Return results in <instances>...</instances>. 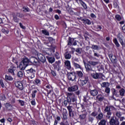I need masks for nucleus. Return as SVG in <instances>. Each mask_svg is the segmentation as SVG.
I'll list each match as a JSON object with an SVG mask.
<instances>
[{
    "mask_svg": "<svg viewBox=\"0 0 125 125\" xmlns=\"http://www.w3.org/2000/svg\"><path fill=\"white\" fill-rule=\"evenodd\" d=\"M113 109H114L113 106H106L105 107L104 109V112L106 113L105 117L106 119L108 120L110 119L109 121L110 125H120V122L119 121V118H118V117H114V116L111 117V116H112L111 111H112Z\"/></svg>",
    "mask_w": 125,
    "mask_h": 125,
    "instance_id": "obj_1",
    "label": "nucleus"
},
{
    "mask_svg": "<svg viewBox=\"0 0 125 125\" xmlns=\"http://www.w3.org/2000/svg\"><path fill=\"white\" fill-rule=\"evenodd\" d=\"M29 63H30V60H29V59H28V58L27 57L23 58L22 61L21 62L19 66L21 70H25V69H26V67L29 65Z\"/></svg>",
    "mask_w": 125,
    "mask_h": 125,
    "instance_id": "obj_2",
    "label": "nucleus"
},
{
    "mask_svg": "<svg viewBox=\"0 0 125 125\" xmlns=\"http://www.w3.org/2000/svg\"><path fill=\"white\" fill-rule=\"evenodd\" d=\"M101 87H104L105 88V92L107 93V94H110V91H111V89L110 87V83L108 82H103L101 84Z\"/></svg>",
    "mask_w": 125,
    "mask_h": 125,
    "instance_id": "obj_3",
    "label": "nucleus"
},
{
    "mask_svg": "<svg viewBox=\"0 0 125 125\" xmlns=\"http://www.w3.org/2000/svg\"><path fill=\"white\" fill-rule=\"evenodd\" d=\"M26 75L28 78L30 79H34L35 78V74H36V70L33 68H30L26 70Z\"/></svg>",
    "mask_w": 125,
    "mask_h": 125,
    "instance_id": "obj_4",
    "label": "nucleus"
},
{
    "mask_svg": "<svg viewBox=\"0 0 125 125\" xmlns=\"http://www.w3.org/2000/svg\"><path fill=\"white\" fill-rule=\"evenodd\" d=\"M77 74L75 72H71L68 75V79L72 82H76Z\"/></svg>",
    "mask_w": 125,
    "mask_h": 125,
    "instance_id": "obj_5",
    "label": "nucleus"
},
{
    "mask_svg": "<svg viewBox=\"0 0 125 125\" xmlns=\"http://www.w3.org/2000/svg\"><path fill=\"white\" fill-rule=\"evenodd\" d=\"M37 56L39 61L42 62V63H45V62H46V59H45V57H44V56L42 54L38 53L37 54Z\"/></svg>",
    "mask_w": 125,
    "mask_h": 125,
    "instance_id": "obj_6",
    "label": "nucleus"
},
{
    "mask_svg": "<svg viewBox=\"0 0 125 125\" xmlns=\"http://www.w3.org/2000/svg\"><path fill=\"white\" fill-rule=\"evenodd\" d=\"M15 84L20 90H23L24 89V86L23 85V83H21V82L17 81L15 83Z\"/></svg>",
    "mask_w": 125,
    "mask_h": 125,
    "instance_id": "obj_7",
    "label": "nucleus"
},
{
    "mask_svg": "<svg viewBox=\"0 0 125 125\" xmlns=\"http://www.w3.org/2000/svg\"><path fill=\"white\" fill-rule=\"evenodd\" d=\"M109 57L112 63H113V64H117L118 60H117V57H116V56L113 55V54H109Z\"/></svg>",
    "mask_w": 125,
    "mask_h": 125,
    "instance_id": "obj_8",
    "label": "nucleus"
},
{
    "mask_svg": "<svg viewBox=\"0 0 125 125\" xmlns=\"http://www.w3.org/2000/svg\"><path fill=\"white\" fill-rule=\"evenodd\" d=\"M9 73H10L12 76H15V72H16V67L14 65H11L8 69Z\"/></svg>",
    "mask_w": 125,
    "mask_h": 125,
    "instance_id": "obj_9",
    "label": "nucleus"
},
{
    "mask_svg": "<svg viewBox=\"0 0 125 125\" xmlns=\"http://www.w3.org/2000/svg\"><path fill=\"white\" fill-rule=\"evenodd\" d=\"M78 89H79V86H78L77 85L68 87L67 88V90L69 91V92L76 91V90H78Z\"/></svg>",
    "mask_w": 125,
    "mask_h": 125,
    "instance_id": "obj_10",
    "label": "nucleus"
},
{
    "mask_svg": "<svg viewBox=\"0 0 125 125\" xmlns=\"http://www.w3.org/2000/svg\"><path fill=\"white\" fill-rule=\"evenodd\" d=\"M60 64H61V62L60 61H58L55 62L54 64V68L55 70L60 71Z\"/></svg>",
    "mask_w": 125,
    "mask_h": 125,
    "instance_id": "obj_11",
    "label": "nucleus"
},
{
    "mask_svg": "<svg viewBox=\"0 0 125 125\" xmlns=\"http://www.w3.org/2000/svg\"><path fill=\"white\" fill-rule=\"evenodd\" d=\"M29 60V63H31V64H37L38 62H40L37 58L34 57H31L30 58Z\"/></svg>",
    "mask_w": 125,
    "mask_h": 125,
    "instance_id": "obj_12",
    "label": "nucleus"
},
{
    "mask_svg": "<svg viewBox=\"0 0 125 125\" xmlns=\"http://www.w3.org/2000/svg\"><path fill=\"white\" fill-rule=\"evenodd\" d=\"M116 116L117 117V119H119L120 122H123L124 120H125V117H122V114H121V112L117 111L116 113Z\"/></svg>",
    "mask_w": 125,
    "mask_h": 125,
    "instance_id": "obj_13",
    "label": "nucleus"
},
{
    "mask_svg": "<svg viewBox=\"0 0 125 125\" xmlns=\"http://www.w3.org/2000/svg\"><path fill=\"white\" fill-rule=\"evenodd\" d=\"M96 98L97 100H98V101H99V102H102L103 100H105V97L104 95L101 94H98L96 97Z\"/></svg>",
    "mask_w": 125,
    "mask_h": 125,
    "instance_id": "obj_14",
    "label": "nucleus"
},
{
    "mask_svg": "<svg viewBox=\"0 0 125 125\" xmlns=\"http://www.w3.org/2000/svg\"><path fill=\"white\" fill-rule=\"evenodd\" d=\"M90 94L92 95V96H96L97 94H98V91L97 89L92 90L89 89V91Z\"/></svg>",
    "mask_w": 125,
    "mask_h": 125,
    "instance_id": "obj_15",
    "label": "nucleus"
},
{
    "mask_svg": "<svg viewBox=\"0 0 125 125\" xmlns=\"http://www.w3.org/2000/svg\"><path fill=\"white\" fill-rule=\"evenodd\" d=\"M87 114V113H84L82 114L79 115V119L80 121H85L86 120V116Z\"/></svg>",
    "mask_w": 125,
    "mask_h": 125,
    "instance_id": "obj_16",
    "label": "nucleus"
},
{
    "mask_svg": "<svg viewBox=\"0 0 125 125\" xmlns=\"http://www.w3.org/2000/svg\"><path fill=\"white\" fill-rule=\"evenodd\" d=\"M85 69H86V71L87 72H89V71H93V70H92V66L91 65H90L89 63V64H84Z\"/></svg>",
    "mask_w": 125,
    "mask_h": 125,
    "instance_id": "obj_17",
    "label": "nucleus"
},
{
    "mask_svg": "<svg viewBox=\"0 0 125 125\" xmlns=\"http://www.w3.org/2000/svg\"><path fill=\"white\" fill-rule=\"evenodd\" d=\"M104 117V114H103V113L102 112H100L97 116L96 117V119L98 120V121H101L102 120H103V118Z\"/></svg>",
    "mask_w": 125,
    "mask_h": 125,
    "instance_id": "obj_18",
    "label": "nucleus"
},
{
    "mask_svg": "<svg viewBox=\"0 0 125 125\" xmlns=\"http://www.w3.org/2000/svg\"><path fill=\"white\" fill-rule=\"evenodd\" d=\"M63 104L66 107H67L68 105L70 106V105H71V104L70 99H68V98H66V100L63 101Z\"/></svg>",
    "mask_w": 125,
    "mask_h": 125,
    "instance_id": "obj_19",
    "label": "nucleus"
},
{
    "mask_svg": "<svg viewBox=\"0 0 125 125\" xmlns=\"http://www.w3.org/2000/svg\"><path fill=\"white\" fill-rule=\"evenodd\" d=\"M82 22L83 23V24L87 25H90L91 24V21H90V20L87 19H82Z\"/></svg>",
    "mask_w": 125,
    "mask_h": 125,
    "instance_id": "obj_20",
    "label": "nucleus"
},
{
    "mask_svg": "<svg viewBox=\"0 0 125 125\" xmlns=\"http://www.w3.org/2000/svg\"><path fill=\"white\" fill-rule=\"evenodd\" d=\"M46 57L49 63L52 64V63H54V62H55V58L54 57H49L48 56H46Z\"/></svg>",
    "mask_w": 125,
    "mask_h": 125,
    "instance_id": "obj_21",
    "label": "nucleus"
},
{
    "mask_svg": "<svg viewBox=\"0 0 125 125\" xmlns=\"http://www.w3.org/2000/svg\"><path fill=\"white\" fill-rule=\"evenodd\" d=\"M89 64L94 67V66H96V65H98L99 64V62H95L93 61H89L88 62Z\"/></svg>",
    "mask_w": 125,
    "mask_h": 125,
    "instance_id": "obj_22",
    "label": "nucleus"
},
{
    "mask_svg": "<svg viewBox=\"0 0 125 125\" xmlns=\"http://www.w3.org/2000/svg\"><path fill=\"white\" fill-rule=\"evenodd\" d=\"M64 63L66 66L67 69L70 70V69H71V63L70 62V61H66L64 62Z\"/></svg>",
    "mask_w": 125,
    "mask_h": 125,
    "instance_id": "obj_23",
    "label": "nucleus"
},
{
    "mask_svg": "<svg viewBox=\"0 0 125 125\" xmlns=\"http://www.w3.org/2000/svg\"><path fill=\"white\" fill-rule=\"evenodd\" d=\"M13 20L16 23H18L19 22V19L17 18V16L15 15V14H13Z\"/></svg>",
    "mask_w": 125,
    "mask_h": 125,
    "instance_id": "obj_24",
    "label": "nucleus"
},
{
    "mask_svg": "<svg viewBox=\"0 0 125 125\" xmlns=\"http://www.w3.org/2000/svg\"><path fill=\"white\" fill-rule=\"evenodd\" d=\"M80 80L87 83L88 82V77L84 75L83 77H82Z\"/></svg>",
    "mask_w": 125,
    "mask_h": 125,
    "instance_id": "obj_25",
    "label": "nucleus"
},
{
    "mask_svg": "<svg viewBox=\"0 0 125 125\" xmlns=\"http://www.w3.org/2000/svg\"><path fill=\"white\" fill-rule=\"evenodd\" d=\"M78 83L81 86H83L84 85H85L86 83H87V82H85V81H83L82 80H79Z\"/></svg>",
    "mask_w": 125,
    "mask_h": 125,
    "instance_id": "obj_26",
    "label": "nucleus"
},
{
    "mask_svg": "<svg viewBox=\"0 0 125 125\" xmlns=\"http://www.w3.org/2000/svg\"><path fill=\"white\" fill-rule=\"evenodd\" d=\"M100 73H93L92 74V77L93 78V79H95V80H97L98 79H99V75Z\"/></svg>",
    "mask_w": 125,
    "mask_h": 125,
    "instance_id": "obj_27",
    "label": "nucleus"
},
{
    "mask_svg": "<svg viewBox=\"0 0 125 125\" xmlns=\"http://www.w3.org/2000/svg\"><path fill=\"white\" fill-rule=\"evenodd\" d=\"M73 65L74 67H75V69H81V70L83 69V68L81 67V65L78 63L74 62V63H73Z\"/></svg>",
    "mask_w": 125,
    "mask_h": 125,
    "instance_id": "obj_28",
    "label": "nucleus"
},
{
    "mask_svg": "<svg viewBox=\"0 0 125 125\" xmlns=\"http://www.w3.org/2000/svg\"><path fill=\"white\" fill-rule=\"evenodd\" d=\"M107 120L106 119H103L98 123V125H106Z\"/></svg>",
    "mask_w": 125,
    "mask_h": 125,
    "instance_id": "obj_29",
    "label": "nucleus"
},
{
    "mask_svg": "<svg viewBox=\"0 0 125 125\" xmlns=\"http://www.w3.org/2000/svg\"><path fill=\"white\" fill-rule=\"evenodd\" d=\"M125 90L124 88H121L120 90H119V93H120V96H125Z\"/></svg>",
    "mask_w": 125,
    "mask_h": 125,
    "instance_id": "obj_30",
    "label": "nucleus"
},
{
    "mask_svg": "<svg viewBox=\"0 0 125 125\" xmlns=\"http://www.w3.org/2000/svg\"><path fill=\"white\" fill-rule=\"evenodd\" d=\"M113 42L114 43H115L117 47H120V43H119V42H118V40L117 39V38H114V39H113Z\"/></svg>",
    "mask_w": 125,
    "mask_h": 125,
    "instance_id": "obj_31",
    "label": "nucleus"
},
{
    "mask_svg": "<svg viewBox=\"0 0 125 125\" xmlns=\"http://www.w3.org/2000/svg\"><path fill=\"white\" fill-rule=\"evenodd\" d=\"M88 120L89 123H93V121H94V118L93 116L89 115L88 117Z\"/></svg>",
    "mask_w": 125,
    "mask_h": 125,
    "instance_id": "obj_32",
    "label": "nucleus"
},
{
    "mask_svg": "<svg viewBox=\"0 0 125 125\" xmlns=\"http://www.w3.org/2000/svg\"><path fill=\"white\" fill-rule=\"evenodd\" d=\"M123 35H122V34H121L120 33H119L117 35V38L118 39L119 42H122L123 41Z\"/></svg>",
    "mask_w": 125,
    "mask_h": 125,
    "instance_id": "obj_33",
    "label": "nucleus"
},
{
    "mask_svg": "<svg viewBox=\"0 0 125 125\" xmlns=\"http://www.w3.org/2000/svg\"><path fill=\"white\" fill-rule=\"evenodd\" d=\"M5 79L6 81H13V78L10 76L5 75Z\"/></svg>",
    "mask_w": 125,
    "mask_h": 125,
    "instance_id": "obj_34",
    "label": "nucleus"
},
{
    "mask_svg": "<svg viewBox=\"0 0 125 125\" xmlns=\"http://www.w3.org/2000/svg\"><path fill=\"white\" fill-rule=\"evenodd\" d=\"M63 110L65 111V113L62 114L63 119V120H67V110L65 108H63Z\"/></svg>",
    "mask_w": 125,
    "mask_h": 125,
    "instance_id": "obj_35",
    "label": "nucleus"
},
{
    "mask_svg": "<svg viewBox=\"0 0 125 125\" xmlns=\"http://www.w3.org/2000/svg\"><path fill=\"white\" fill-rule=\"evenodd\" d=\"M113 95L116 96V97H119L120 96L119 93L115 89L113 90Z\"/></svg>",
    "mask_w": 125,
    "mask_h": 125,
    "instance_id": "obj_36",
    "label": "nucleus"
},
{
    "mask_svg": "<svg viewBox=\"0 0 125 125\" xmlns=\"http://www.w3.org/2000/svg\"><path fill=\"white\" fill-rule=\"evenodd\" d=\"M83 50V49H82V48H76V49L75 50L76 52H77V53H78V54H82V51Z\"/></svg>",
    "mask_w": 125,
    "mask_h": 125,
    "instance_id": "obj_37",
    "label": "nucleus"
},
{
    "mask_svg": "<svg viewBox=\"0 0 125 125\" xmlns=\"http://www.w3.org/2000/svg\"><path fill=\"white\" fill-rule=\"evenodd\" d=\"M70 103L72 104V102H76L77 101V99L76 98V96H73V97H71L70 99Z\"/></svg>",
    "mask_w": 125,
    "mask_h": 125,
    "instance_id": "obj_38",
    "label": "nucleus"
},
{
    "mask_svg": "<svg viewBox=\"0 0 125 125\" xmlns=\"http://www.w3.org/2000/svg\"><path fill=\"white\" fill-rule=\"evenodd\" d=\"M42 34H43V35H45V36H49V32L47 31V30H42Z\"/></svg>",
    "mask_w": 125,
    "mask_h": 125,
    "instance_id": "obj_39",
    "label": "nucleus"
},
{
    "mask_svg": "<svg viewBox=\"0 0 125 125\" xmlns=\"http://www.w3.org/2000/svg\"><path fill=\"white\" fill-rule=\"evenodd\" d=\"M77 73L78 76L81 78H83V74L81 71H77Z\"/></svg>",
    "mask_w": 125,
    "mask_h": 125,
    "instance_id": "obj_40",
    "label": "nucleus"
},
{
    "mask_svg": "<svg viewBox=\"0 0 125 125\" xmlns=\"http://www.w3.org/2000/svg\"><path fill=\"white\" fill-rule=\"evenodd\" d=\"M1 31L2 32L4 33V34H8L9 33V30L6 28L2 29Z\"/></svg>",
    "mask_w": 125,
    "mask_h": 125,
    "instance_id": "obj_41",
    "label": "nucleus"
},
{
    "mask_svg": "<svg viewBox=\"0 0 125 125\" xmlns=\"http://www.w3.org/2000/svg\"><path fill=\"white\" fill-rule=\"evenodd\" d=\"M61 120V118L59 116H57L56 118V120H55L54 125H57V124H58V121H60Z\"/></svg>",
    "mask_w": 125,
    "mask_h": 125,
    "instance_id": "obj_42",
    "label": "nucleus"
},
{
    "mask_svg": "<svg viewBox=\"0 0 125 125\" xmlns=\"http://www.w3.org/2000/svg\"><path fill=\"white\" fill-rule=\"evenodd\" d=\"M91 48L92 49H94V50H99V48L98 47V46L97 45H92Z\"/></svg>",
    "mask_w": 125,
    "mask_h": 125,
    "instance_id": "obj_43",
    "label": "nucleus"
},
{
    "mask_svg": "<svg viewBox=\"0 0 125 125\" xmlns=\"http://www.w3.org/2000/svg\"><path fill=\"white\" fill-rule=\"evenodd\" d=\"M64 56H65V59H71V54L68 53H65Z\"/></svg>",
    "mask_w": 125,
    "mask_h": 125,
    "instance_id": "obj_44",
    "label": "nucleus"
},
{
    "mask_svg": "<svg viewBox=\"0 0 125 125\" xmlns=\"http://www.w3.org/2000/svg\"><path fill=\"white\" fill-rule=\"evenodd\" d=\"M115 17L116 20H118V21H121V20L123 19V18H122V17L119 15H116Z\"/></svg>",
    "mask_w": 125,
    "mask_h": 125,
    "instance_id": "obj_45",
    "label": "nucleus"
},
{
    "mask_svg": "<svg viewBox=\"0 0 125 125\" xmlns=\"http://www.w3.org/2000/svg\"><path fill=\"white\" fill-rule=\"evenodd\" d=\"M80 3L81 4V5H82V6L83 7V8H84V9H86V8H87L86 4H85L83 1H82Z\"/></svg>",
    "mask_w": 125,
    "mask_h": 125,
    "instance_id": "obj_46",
    "label": "nucleus"
},
{
    "mask_svg": "<svg viewBox=\"0 0 125 125\" xmlns=\"http://www.w3.org/2000/svg\"><path fill=\"white\" fill-rule=\"evenodd\" d=\"M17 76L19 78H22L23 77V72L22 71H19L17 73Z\"/></svg>",
    "mask_w": 125,
    "mask_h": 125,
    "instance_id": "obj_47",
    "label": "nucleus"
},
{
    "mask_svg": "<svg viewBox=\"0 0 125 125\" xmlns=\"http://www.w3.org/2000/svg\"><path fill=\"white\" fill-rule=\"evenodd\" d=\"M73 96H75V95H74L73 94V93H67V97H66V98H68V99H70V98H71V97H73Z\"/></svg>",
    "mask_w": 125,
    "mask_h": 125,
    "instance_id": "obj_48",
    "label": "nucleus"
},
{
    "mask_svg": "<svg viewBox=\"0 0 125 125\" xmlns=\"http://www.w3.org/2000/svg\"><path fill=\"white\" fill-rule=\"evenodd\" d=\"M68 115H69V118H74V117L75 116L74 115V112H73V111H69L68 112Z\"/></svg>",
    "mask_w": 125,
    "mask_h": 125,
    "instance_id": "obj_49",
    "label": "nucleus"
},
{
    "mask_svg": "<svg viewBox=\"0 0 125 125\" xmlns=\"http://www.w3.org/2000/svg\"><path fill=\"white\" fill-rule=\"evenodd\" d=\"M97 115H98L97 112L95 111L92 112L90 115L92 116V117H97Z\"/></svg>",
    "mask_w": 125,
    "mask_h": 125,
    "instance_id": "obj_50",
    "label": "nucleus"
},
{
    "mask_svg": "<svg viewBox=\"0 0 125 125\" xmlns=\"http://www.w3.org/2000/svg\"><path fill=\"white\" fill-rule=\"evenodd\" d=\"M38 92V91L37 90H34L32 91V93L31 94L32 98H35L36 97V93Z\"/></svg>",
    "mask_w": 125,
    "mask_h": 125,
    "instance_id": "obj_51",
    "label": "nucleus"
},
{
    "mask_svg": "<svg viewBox=\"0 0 125 125\" xmlns=\"http://www.w3.org/2000/svg\"><path fill=\"white\" fill-rule=\"evenodd\" d=\"M16 16L20 18H22V17H24V15H23V14H20V13H17Z\"/></svg>",
    "mask_w": 125,
    "mask_h": 125,
    "instance_id": "obj_52",
    "label": "nucleus"
},
{
    "mask_svg": "<svg viewBox=\"0 0 125 125\" xmlns=\"http://www.w3.org/2000/svg\"><path fill=\"white\" fill-rule=\"evenodd\" d=\"M60 125H69V123H68V121H62L60 123Z\"/></svg>",
    "mask_w": 125,
    "mask_h": 125,
    "instance_id": "obj_53",
    "label": "nucleus"
},
{
    "mask_svg": "<svg viewBox=\"0 0 125 125\" xmlns=\"http://www.w3.org/2000/svg\"><path fill=\"white\" fill-rule=\"evenodd\" d=\"M67 110H68V112H72L73 111V109H72L73 108V106L68 105L67 106Z\"/></svg>",
    "mask_w": 125,
    "mask_h": 125,
    "instance_id": "obj_54",
    "label": "nucleus"
},
{
    "mask_svg": "<svg viewBox=\"0 0 125 125\" xmlns=\"http://www.w3.org/2000/svg\"><path fill=\"white\" fill-rule=\"evenodd\" d=\"M34 83H35L36 84H41V81L38 79L35 80Z\"/></svg>",
    "mask_w": 125,
    "mask_h": 125,
    "instance_id": "obj_55",
    "label": "nucleus"
},
{
    "mask_svg": "<svg viewBox=\"0 0 125 125\" xmlns=\"http://www.w3.org/2000/svg\"><path fill=\"white\" fill-rule=\"evenodd\" d=\"M24 12H29V8L28 7H23Z\"/></svg>",
    "mask_w": 125,
    "mask_h": 125,
    "instance_id": "obj_56",
    "label": "nucleus"
},
{
    "mask_svg": "<svg viewBox=\"0 0 125 125\" xmlns=\"http://www.w3.org/2000/svg\"><path fill=\"white\" fill-rule=\"evenodd\" d=\"M19 102L21 104V106H24V105H25V103L23 101L19 100Z\"/></svg>",
    "mask_w": 125,
    "mask_h": 125,
    "instance_id": "obj_57",
    "label": "nucleus"
},
{
    "mask_svg": "<svg viewBox=\"0 0 125 125\" xmlns=\"http://www.w3.org/2000/svg\"><path fill=\"white\" fill-rule=\"evenodd\" d=\"M0 99H1V100H2V101H4V100H5V99H6V97H5V95H3L0 96Z\"/></svg>",
    "mask_w": 125,
    "mask_h": 125,
    "instance_id": "obj_58",
    "label": "nucleus"
},
{
    "mask_svg": "<svg viewBox=\"0 0 125 125\" xmlns=\"http://www.w3.org/2000/svg\"><path fill=\"white\" fill-rule=\"evenodd\" d=\"M55 57L56 58V59H60V56H59V54L57 52H56V54H55Z\"/></svg>",
    "mask_w": 125,
    "mask_h": 125,
    "instance_id": "obj_59",
    "label": "nucleus"
},
{
    "mask_svg": "<svg viewBox=\"0 0 125 125\" xmlns=\"http://www.w3.org/2000/svg\"><path fill=\"white\" fill-rule=\"evenodd\" d=\"M79 59L76 58L72 61V64L74 63H77V62H79Z\"/></svg>",
    "mask_w": 125,
    "mask_h": 125,
    "instance_id": "obj_60",
    "label": "nucleus"
},
{
    "mask_svg": "<svg viewBox=\"0 0 125 125\" xmlns=\"http://www.w3.org/2000/svg\"><path fill=\"white\" fill-rule=\"evenodd\" d=\"M0 84L2 87H4V84L3 83V82L1 79H0Z\"/></svg>",
    "mask_w": 125,
    "mask_h": 125,
    "instance_id": "obj_61",
    "label": "nucleus"
},
{
    "mask_svg": "<svg viewBox=\"0 0 125 125\" xmlns=\"http://www.w3.org/2000/svg\"><path fill=\"white\" fill-rule=\"evenodd\" d=\"M120 42L123 47H125V42L123 40L120 41Z\"/></svg>",
    "mask_w": 125,
    "mask_h": 125,
    "instance_id": "obj_62",
    "label": "nucleus"
},
{
    "mask_svg": "<svg viewBox=\"0 0 125 125\" xmlns=\"http://www.w3.org/2000/svg\"><path fill=\"white\" fill-rule=\"evenodd\" d=\"M94 56H95V57L99 58V57H100V55H99V54H98V53H94Z\"/></svg>",
    "mask_w": 125,
    "mask_h": 125,
    "instance_id": "obj_63",
    "label": "nucleus"
},
{
    "mask_svg": "<svg viewBox=\"0 0 125 125\" xmlns=\"http://www.w3.org/2000/svg\"><path fill=\"white\" fill-rule=\"evenodd\" d=\"M19 25H20V27H21V29H25V26H24L23 25V24H22V23L20 22L19 23Z\"/></svg>",
    "mask_w": 125,
    "mask_h": 125,
    "instance_id": "obj_64",
    "label": "nucleus"
}]
</instances>
